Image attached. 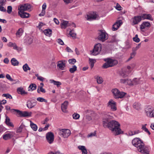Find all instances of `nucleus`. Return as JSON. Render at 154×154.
Here are the masks:
<instances>
[{
	"label": "nucleus",
	"instance_id": "1",
	"mask_svg": "<svg viewBox=\"0 0 154 154\" xmlns=\"http://www.w3.org/2000/svg\"><path fill=\"white\" fill-rule=\"evenodd\" d=\"M112 116L109 114L105 115L103 116V123L104 128H108L115 135H118L123 133L120 128V125L116 120H110Z\"/></svg>",
	"mask_w": 154,
	"mask_h": 154
},
{
	"label": "nucleus",
	"instance_id": "2",
	"mask_svg": "<svg viewBox=\"0 0 154 154\" xmlns=\"http://www.w3.org/2000/svg\"><path fill=\"white\" fill-rule=\"evenodd\" d=\"M132 143L140 152L143 154H149V151L148 147L145 146L144 143L138 138L134 139Z\"/></svg>",
	"mask_w": 154,
	"mask_h": 154
},
{
	"label": "nucleus",
	"instance_id": "3",
	"mask_svg": "<svg viewBox=\"0 0 154 154\" xmlns=\"http://www.w3.org/2000/svg\"><path fill=\"white\" fill-rule=\"evenodd\" d=\"M104 60L106 62L103 65V68L104 69L113 66L118 63V61L116 60L110 58L105 59Z\"/></svg>",
	"mask_w": 154,
	"mask_h": 154
},
{
	"label": "nucleus",
	"instance_id": "4",
	"mask_svg": "<svg viewBox=\"0 0 154 154\" xmlns=\"http://www.w3.org/2000/svg\"><path fill=\"white\" fill-rule=\"evenodd\" d=\"M11 112L14 114L17 113L18 116L20 117H30L31 116L32 112H28L27 111H21L20 110L15 109H12Z\"/></svg>",
	"mask_w": 154,
	"mask_h": 154
},
{
	"label": "nucleus",
	"instance_id": "5",
	"mask_svg": "<svg viewBox=\"0 0 154 154\" xmlns=\"http://www.w3.org/2000/svg\"><path fill=\"white\" fill-rule=\"evenodd\" d=\"M112 92L113 95L114 97L116 99L123 98L126 94V93L123 92H120L117 88L113 89Z\"/></svg>",
	"mask_w": 154,
	"mask_h": 154
},
{
	"label": "nucleus",
	"instance_id": "6",
	"mask_svg": "<svg viewBox=\"0 0 154 154\" xmlns=\"http://www.w3.org/2000/svg\"><path fill=\"white\" fill-rule=\"evenodd\" d=\"M98 39L102 42L105 41L108 39V35L104 30H99L98 31Z\"/></svg>",
	"mask_w": 154,
	"mask_h": 154
},
{
	"label": "nucleus",
	"instance_id": "7",
	"mask_svg": "<svg viewBox=\"0 0 154 154\" xmlns=\"http://www.w3.org/2000/svg\"><path fill=\"white\" fill-rule=\"evenodd\" d=\"M101 49L102 46L101 44H97L96 45L93 50L91 51V54L94 56L97 55L101 51Z\"/></svg>",
	"mask_w": 154,
	"mask_h": 154
},
{
	"label": "nucleus",
	"instance_id": "8",
	"mask_svg": "<svg viewBox=\"0 0 154 154\" xmlns=\"http://www.w3.org/2000/svg\"><path fill=\"white\" fill-rule=\"evenodd\" d=\"M107 106L112 111H115L117 110L116 103L112 99L109 100L107 104Z\"/></svg>",
	"mask_w": 154,
	"mask_h": 154
},
{
	"label": "nucleus",
	"instance_id": "9",
	"mask_svg": "<svg viewBox=\"0 0 154 154\" xmlns=\"http://www.w3.org/2000/svg\"><path fill=\"white\" fill-rule=\"evenodd\" d=\"M70 134L71 131L68 129H62L60 131V135L64 138L68 137Z\"/></svg>",
	"mask_w": 154,
	"mask_h": 154
},
{
	"label": "nucleus",
	"instance_id": "10",
	"mask_svg": "<svg viewBox=\"0 0 154 154\" xmlns=\"http://www.w3.org/2000/svg\"><path fill=\"white\" fill-rule=\"evenodd\" d=\"M31 8V6L29 4H25L22 5H21L18 8L19 11L18 12H22L25 11H27L29 9Z\"/></svg>",
	"mask_w": 154,
	"mask_h": 154
},
{
	"label": "nucleus",
	"instance_id": "11",
	"mask_svg": "<svg viewBox=\"0 0 154 154\" xmlns=\"http://www.w3.org/2000/svg\"><path fill=\"white\" fill-rule=\"evenodd\" d=\"M46 137L47 141L50 144L52 143L54 141V134L51 132H49L47 133L46 134Z\"/></svg>",
	"mask_w": 154,
	"mask_h": 154
},
{
	"label": "nucleus",
	"instance_id": "12",
	"mask_svg": "<svg viewBox=\"0 0 154 154\" xmlns=\"http://www.w3.org/2000/svg\"><path fill=\"white\" fill-rule=\"evenodd\" d=\"M66 61L65 60H61L58 61L57 63V67L61 70H63L65 69L66 66Z\"/></svg>",
	"mask_w": 154,
	"mask_h": 154
},
{
	"label": "nucleus",
	"instance_id": "13",
	"mask_svg": "<svg viewBox=\"0 0 154 154\" xmlns=\"http://www.w3.org/2000/svg\"><path fill=\"white\" fill-rule=\"evenodd\" d=\"M97 15L96 14H87L85 16V17L86 20L88 21H91L96 19Z\"/></svg>",
	"mask_w": 154,
	"mask_h": 154
},
{
	"label": "nucleus",
	"instance_id": "14",
	"mask_svg": "<svg viewBox=\"0 0 154 154\" xmlns=\"http://www.w3.org/2000/svg\"><path fill=\"white\" fill-rule=\"evenodd\" d=\"M145 111L147 116L151 118H154V109L150 108L146 109Z\"/></svg>",
	"mask_w": 154,
	"mask_h": 154
},
{
	"label": "nucleus",
	"instance_id": "15",
	"mask_svg": "<svg viewBox=\"0 0 154 154\" xmlns=\"http://www.w3.org/2000/svg\"><path fill=\"white\" fill-rule=\"evenodd\" d=\"M37 104V102L35 100H28L27 102V106L29 109L34 107Z\"/></svg>",
	"mask_w": 154,
	"mask_h": 154
},
{
	"label": "nucleus",
	"instance_id": "16",
	"mask_svg": "<svg viewBox=\"0 0 154 154\" xmlns=\"http://www.w3.org/2000/svg\"><path fill=\"white\" fill-rule=\"evenodd\" d=\"M122 22L121 20H119L116 22L115 24L113 25L112 29L113 31L116 30L122 24Z\"/></svg>",
	"mask_w": 154,
	"mask_h": 154
},
{
	"label": "nucleus",
	"instance_id": "17",
	"mask_svg": "<svg viewBox=\"0 0 154 154\" xmlns=\"http://www.w3.org/2000/svg\"><path fill=\"white\" fill-rule=\"evenodd\" d=\"M132 20L134 25L137 24L141 20L142 17L140 16H135Z\"/></svg>",
	"mask_w": 154,
	"mask_h": 154
},
{
	"label": "nucleus",
	"instance_id": "18",
	"mask_svg": "<svg viewBox=\"0 0 154 154\" xmlns=\"http://www.w3.org/2000/svg\"><path fill=\"white\" fill-rule=\"evenodd\" d=\"M150 26V24L149 22H144L140 25V28L141 30L143 32H144V29L146 27H149Z\"/></svg>",
	"mask_w": 154,
	"mask_h": 154
},
{
	"label": "nucleus",
	"instance_id": "19",
	"mask_svg": "<svg viewBox=\"0 0 154 154\" xmlns=\"http://www.w3.org/2000/svg\"><path fill=\"white\" fill-rule=\"evenodd\" d=\"M68 101H65L62 104L61 107L62 110L63 112H66V109H67V106L68 105Z\"/></svg>",
	"mask_w": 154,
	"mask_h": 154
},
{
	"label": "nucleus",
	"instance_id": "20",
	"mask_svg": "<svg viewBox=\"0 0 154 154\" xmlns=\"http://www.w3.org/2000/svg\"><path fill=\"white\" fill-rule=\"evenodd\" d=\"M5 122L6 125L12 128L14 127V125L13 123L10 121V119L7 116H6Z\"/></svg>",
	"mask_w": 154,
	"mask_h": 154
},
{
	"label": "nucleus",
	"instance_id": "21",
	"mask_svg": "<svg viewBox=\"0 0 154 154\" xmlns=\"http://www.w3.org/2000/svg\"><path fill=\"white\" fill-rule=\"evenodd\" d=\"M78 148L81 150L82 154H87V149L85 146H78Z\"/></svg>",
	"mask_w": 154,
	"mask_h": 154
},
{
	"label": "nucleus",
	"instance_id": "22",
	"mask_svg": "<svg viewBox=\"0 0 154 154\" xmlns=\"http://www.w3.org/2000/svg\"><path fill=\"white\" fill-rule=\"evenodd\" d=\"M61 28L63 29H65L67 26H69V24L68 21H63L60 24Z\"/></svg>",
	"mask_w": 154,
	"mask_h": 154
},
{
	"label": "nucleus",
	"instance_id": "23",
	"mask_svg": "<svg viewBox=\"0 0 154 154\" xmlns=\"http://www.w3.org/2000/svg\"><path fill=\"white\" fill-rule=\"evenodd\" d=\"M12 136V135L11 133H7L3 135V138L4 140H7L11 138Z\"/></svg>",
	"mask_w": 154,
	"mask_h": 154
},
{
	"label": "nucleus",
	"instance_id": "24",
	"mask_svg": "<svg viewBox=\"0 0 154 154\" xmlns=\"http://www.w3.org/2000/svg\"><path fill=\"white\" fill-rule=\"evenodd\" d=\"M141 17L142 19L143 18V19H147L150 20H152V16L150 14H142Z\"/></svg>",
	"mask_w": 154,
	"mask_h": 154
},
{
	"label": "nucleus",
	"instance_id": "25",
	"mask_svg": "<svg viewBox=\"0 0 154 154\" xmlns=\"http://www.w3.org/2000/svg\"><path fill=\"white\" fill-rule=\"evenodd\" d=\"M18 14L20 16L23 18H28L29 17L30 15L29 13L24 12L20 13L18 12Z\"/></svg>",
	"mask_w": 154,
	"mask_h": 154
},
{
	"label": "nucleus",
	"instance_id": "26",
	"mask_svg": "<svg viewBox=\"0 0 154 154\" xmlns=\"http://www.w3.org/2000/svg\"><path fill=\"white\" fill-rule=\"evenodd\" d=\"M17 92L19 94L21 95L27 94V92H25L23 90V89L22 87L19 88H17Z\"/></svg>",
	"mask_w": 154,
	"mask_h": 154
},
{
	"label": "nucleus",
	"instance_id": "27",
	"mask_svg": "<svg viewBox=\"0 0 154 154\" xmlns=\"http://www.w3.org/2000/svg\"><path fill=\"white\" fill-rule=\"evenodd\" d=\"M129 74L128 72L126 71V70H122L120 73V75L123 78L127 77Z\"/></svg>",
	"mask_w": 154,
	"mask_h": 154
},
{
	"label": "nucleus",
	"instance_id": "28",
	"mask_svg": "<svg viewBox=\"0 0 154 154\" xmlns=\"http://www.w3.org/2000/svg\"><path fill=\"white\" fill-rule=\"evenodd\" d=\"M44 34L48 37H50L52 34V30L51 29H45L43 31Z\"/></svg>",
	"mask_w": 154,
	"mask_h": 154
},
{
	"label": "nucleus",
	"instance_id": "29",
	"mask_svg": "<svg viewBox=\"0 0 154 154\" xmlns=\"http://www.w3.org/2000/svg\"><path fill=\"white\" fill-rule=\"evenodd\" d=\"M133 107L136 109L139 110L141 109V105L139 103L135 102L133 104Z\"/></svg>",
	"mask_w": 154,
	"mask_h": 154
},
{
	"label": "nucleus",
	"instance_id": "30",
	"mask_svg": "<svg viewBox=\"0 0 154 154\" xmlns=\"http://www.w3.org/2000/svg\"><path fill=\"white\" fill-rule=\"evenodd\" d=\"M50 83H53L54 85H56L57 87H59L61 85V83L60 82L56 81L53 79H50Z\"/></svg>",
	"mask_w": 154,
	"mask_h": 154
},
{
	"label": "nucleus",
	"instance_id": "31",
	"mask_svg": "<svg viewBox=\"0 0 154 154\" xmlns=\"http://www.w3.org/2000/svg\"><path fill=\"white\" fill-rule=\"evenodd\" d=\"M11 62V64L14 66H17L19 64V62L15 58H12Z\"/></svg>",
	"mask_w": 154,
	"mask_h": 154
},
{
	"label": "nucleus",
	"instance_id": "32",
	"mask_svg": "<svg viewBox=\"0 0 154 154\" xmlns=\"http://www.w3.org/2000/svg\"><path fill=\"white\" fill-rule=\"evenodd\" d=\"M8 46L10 47H13V48L15 50H18L17 47L15 43L10 42L8 44Z\"/></svg>",
	"mask_w": 154,
	"mask_h": 154
},
{
	"label": "nucleus",
	"instance_id": "33",
	"mask_svg": "<svg viewBox=\"0 0 154 154\" xmlns=\"http://www.w3.org/2000/svg\"><path fill=\"white\" fill-rule=\"evenodd\" d=\"M36 85L35 84H31L29 86L28 88V91H30L31 90L32 91L35 90L36 88Z\"/></svg>",
	"mask_w": 154,
	"mask_h": 154
},
{
	"label": "nucleus",
	"instance_id": "34",
	"mask_svg": "<svg viewBox=\"0 0 154 154\" xmlns=\"http://www.w3.org/2000/svg\"><path fill=\"white\" fill-rule=\"evenodd\" d=\"M30 126L33 130L35 131H37L38 128L37 125L33 123L31 121H30Z\"/></svg>",
	"mask_w": 154,
	"mask_h": 154
},
{
	"label": "nucleus",
	"instance_id": "35",
	"mask_svg": "<svg viewBox=\"0 0 154 154\" xmlns=\"http://www.w3.org/2000/svg\"><path fill=\"white\" fill-rule=\"evenodd\" d=\"M85 112L88 114H90L93 117H95L96 115V113L90 110H87L85 111Z\"/></svg>",
	"mask_w": 154,
	"mask_h": 154
},
{
	"label": "nucleus",
	"instance_id": "36",
	"mask_svg": "<svg viewBox=\"0 0 154 154\" xmlns=\"http://www.w3.org/2000/svg\"><path fill=\"white\" fill-rule=\"evenodd\" d=\"M141 46V43H140L137 46L135 47H134L132 48V52L135 53V54H136V51L138 49H139Z\"/></svg>",
	"mask_w": 154,
	"mask_h": 154
},
{
	"label": "nucleus",
	"instance_id": "37",
	"mask_svg": "<svg viewBox=\"0 0 154 154\" xmlns=\"http://www.w3.org/2000/svg\"><path fill=\"white\" fill-rule=\"evenodd\" d=\"M37 91L38 93H40V92L43 93H45L46 92L45 89L43 88L42 86H38Z\"/></svg>",
	"mask_w": 154,
	"mask_h": 154
},
{
	"label": "nucleus",
	"instance_id": "38",
	"mask_svg": "<svg viewBox=\"0 0 154 154\" xmlns=\"http://www.w3.org/2000/svg\"><path fill=\"white\" fill-rule=\"evenodd\" d=\"M89 63L91 68L92 69L94 66V63L95 62V60L92 59H89Z\"/></svg>",
	"mask_w": 154,
	"mask_h": 154
},
{
	"label": "nucleus",
	"instance_id": "39",
	"mask_svg": "<svg viewBox=\"0 0 154 154\" xmlns=\"http://www.w3.org/2000/svg\"><path fill=\"white\" fill-rule=\"evenodd\" d=\"M77 70V67L75 65L73 66L72 67L70 68L69 69V72L71 73H74Z\"/></svg>",
	"mask_w": 154,
	"mask_h": 154
},
{
	"label": "nucleus",
	"instance_id": "40",
	"mask_svg": "<svg viewBox=\"0 0 154 154\" xmlns=\"http://www.w3.org/2000/svg\"><path fill=\"white\" fill-rule=\"evenodd\" d=\"M140 83L139 79L135 78L132 80V85H138Z\"/></svg>",
	"mask_w": 154,
	"mask_h": 154
},
{
	"label": "nucleus",
	"instance_id": "41",
	"mask_svg": "<svg viewBox=\"0 0 154 154\" xmlns=\"http://www.w3.org/2000/svg\"><path fill=\"white\" fill-rule=\"evenodd\" d=\"M96 79H97V82L98 84H100L103 82V81L102 77L97 76Z\"/></svg>",
	"mask_w": 154,
	"mask_h": 154
},
{
	"label": "nucleus",
	"instance_id": "42",
	"mask_svg": "<svg viewBox=\"0 0 154 154\" xmlns=\"http://www.w3.org/2000/svg\"><path fill=\"white\" fill-rule=\"evenodd\" d=\"M133 40L137 43L139 42L140 41V39L138 38V35L136 34L135 36L133 38Z\"/></svg>",
	"mask_w": 154,
	"mask_h": 154
},
{
	"label": "nucleus",
	"instance_id": "43",
	"mask_svg": "<svg viewBox=\"0 0 154 154\" xmlns=\"http://www.w3.org/2000/svg\"><path fill=\"white\" fill-rule=\"evenodd\" d=\"M37 100L38 101L40 102H45V103H47V100L45 99L44 98L42 97H38L37 99Z\"/></svg>",
	"mask_w": 154,
	"mask_h": 154
},
{
	"label": "nucleus",
	"instance_id": "44",
	"mask_svg": "<svg viewBox=\"0 0 154 154\" xmlns=\"http://www.w3.org/2000/svg\"><path fill=\"white\" fill-rule=\"evenodd\" d=\"M69 35L70 36L74 38L76 37V34L74 33L73 30H71L69 32Z\"/></svg>",
	"mask_w": 154,
	"mask_h": 154
},
{
	"label": "nucleus",
	"instance_id": "45",
	"mask_svg": "<svg viewBox=\"0 0 154 154\" xmlns=\"http://www.w3.org/2000/svg\"><path fill=\"white\" fill-rule=\"evenodd\" d=\"M3 97H5L7 98H9L10 99H12V97L9 94H4L2 95Z\"/></svg>",
	"mask_w": 154,
	"mask_h": 154
},
{
	"label": "nucleus",
	"instance_id": "46",
	"mask_svg": "<svg viewBox=\"0 0 154 154\" xmlns=\"http://www.w3.org/2000/svg\"><path fill=\"white\" fill-rule=\"evenodd\" d=\"M23 32V30L21 28L19 29L16 32V35H21Z\"/></svg>",
	"mask_w": 154,
	"mask_h": 154
},
{
	"label": "nucleus",
	"instance_id": "47",
	"mask_svg": "<svg viewBox=\"0 0 154 154\" xmlns=\"http://www.w3.org/2000/svg\"><path fill=\"white\" fill-rule=\"evenodd\" d=\"M73 119H79L80 117V115L77 113H75L72 115Z\"/></svg>",
	"mask_w": 154,
	"mask_h": 154
},
{
	"label": "nucleus",
	"instance_id": "48",
	"mask_svg": "<svg viewBox=\"0 0 154 154\" xmlns=\"http://www.w3.org/2000/svg\"><path fill=\"white\" fill-rule=\"evenodd\" d=\"M68 62L71 64H74L76 62V60L75 59H72L69 60Z\"/></svg>",
	"mask_w": 154,
	"mask_h": 154
},
{
	"label": "nucleus",
	"instance_id": "49",
	"mask_svg": "<svg viewBox=\"0 0 154 154\" xmlns=\"http://www.w3.org/2000/svg\"><path fill=\"white\" fill-rule=\"evenodd\" d=\"M116 9L118 11H121L122 10V7L118 3H116V6L115 7Z\"/></svg>",
	"mask_w": 154,
	"mask_h": 154
},
{
	"label": "nucleus",
	"instance_id": "50",
	"mask_svg": "<svg viewBox=\"0 0 154 154\" xmlns=\"http://www.w3.org/2000/svg\"><path fill=\"white\" fill-rule=\"evenodd\" d=\"M142 129L144 130L145 132L147 133L149 135H150L151 133L146 128V127H145L144 126H142Z\"/></svg>",
	"mask_w": 154,
	"mask_h": 154
},
{
	"label": "nucleus",
	"instance_id": "51",
	"mask_svg": "<svg viewBox=\"0 0 154 154\" xmlns=\"http://www.w3.org/2000/svg\"><path fill=\"white\" fill-rule=\"evenodd\" d=\"M28 66V65L27 63L25 64L23 66V68L25 72H26L27 71Z\"/></svg>",
	"mask_w": 154,
	"mask_h": 154
},
{
	"label": "nucleus",
	"instance_id": "52",
	"mask_svg": "<svg viewBox=\"0 0 154 154\" xmlns=\"http://www.w3.org/2000/svg\"><path fill=\"white\" fill-rule=\"evenodd\" d=\"M127 79H121L120 80V82L122 84H127Z\"/></svg>",
	"mask_w": 154,
	"mask_h": 154
},
{
	"label": "nucleus",
	"instance_id": "53",
	"mask_svg": "<svg viewBox=\"0 0 154 154\" xmlns=\"http://www.w3.org/2000/svg\"><path fill=\"white\" fill-rule=\"evenodd\" d=\"M12 7L11 6H9L7 8V12L10 14L12 12Z\"/></svg>",
	"mask_w": 154,
	"mask_h": 154
},
{
	"label": "nucleus",
	"instance_id": "54",
	"mask_svg": "<svg viewBox=\"0 0 154 154\" xmlns=\"http://www.w3.org/2000/svg\"><path fill=\"white\" fill-rule=\"evenodd\" d=\"M126 84L129 85H132V81L130 79H127Z\"/></svg>",
	"mask_w": 154,
	"mask_h": 154
},
{
	"label": "nucleus",
	"instance_id": "55",
	"mask_svg": "<svg viewBox=\"0 0 154 154\" xmlns=\"http://www.w3.org/2000/svg\"><path fill=\"white\" fill-rule=\"evenodd\" d=\"M136 54H135V53H132L131 54V56L127 60V61H129L131 59H132L135 56Z\"/></svg>",
	"mask_w": 154,
	"mask_h": 154
},
{
	"label": "nucleus",
	"instance_id": "56",
	"mask_svg": "<svg viewBox=\"0 0 154 154\" xmlns=\"http://www.w3.org/2000/svg\"><path fill=\"white\" fill-rule=\"evenodd\" d=\"M57 42L61 45H64V42L60 38H59L57 40Z\"/></svg>",
	"mask_w": 154,
	"mask_h": 154
},
{
	"label": "nucleus",
	"instance_id": "57",
	"mask_svg": "<svg viewBox=\"0 0 154 154\" xmlns=\"http://www.w3.org/2000/svg\"><path fill=\"white\" fill-rule=\"evenodd\" d=\"M63 1L66 4L71 3L73 1V0H63Z\"/></svg>",
	"mask_w": 154,
	"mask_h": 154
},
{
	"label": "nucleus",
	"instance_id": "58",
	"mask_svg": "<svg viewBox=\"0 0 154 154\" xmlns=\"http://www.w3.org/2000/svg\"><path fill=\"white\" fill-rule=\"evenodd\" d=\"M45 10L42 9L41 13L39 14V15L40 16H43L45 13Z\"/></svg>",
	"mask_w": 154,
	"mask_h": 154
},
{
	"label": "nucleus",
	"instance_id": "59",
	"mask_svg": "<svg viewBox=\"0 0 154 154\" xmlns=\"http://www.w3.org/2000/svg\"><path fill=\"white\" fill-rule=\"evenodd\" d=\"M6 77L7 79L10 81H13V79H12V78L11 77L10 75L8 74H7L6 75Z\"/></svg>",
	"mask_w": 154,
	"mask_h": 154
},
{
	"label": "nucleus",
	"instance_id": "60",
	"mask_svg": "<svg viewBox=\"0 0 154 154\" xmlns=\"http://www.w3.org/2000/svg\"><path fill=\"white\" fill-rule=\"evenodd\" d=\"M0 11L2 12H6V9L3 6H0Z\"/></svg>",
	"mask_w": 154,
	"mask_h": 154
},
{
	"label": "nucleus",
	"instance_id": "61",
	"mask_svg": "<svg viewBox=\"0 0 154 154\" xmlns=\"http://www.w3.org/2000/svg\"><path fill=\"white\" fill-rule=\"evenodd\" d=\"M6 0H1L0 2V6H3L5 5V3Z\"/></svg>",
	"mask_w": 154,
	"mask_h": 154
},
{
	"label": "nucleus",
	"instance_id": "62",
	"mask_svg": "<svg viewBox=\"0 0 154 154\" xmlns=\"http://www.w3.org/2000/svg\"><path fill=\"white\" fill-rule=\"evenodd\" d=\"M33 42V39L32 38H29L28 40L27 43L29 45H30Z\"/></svg>",
	"mask_w": 154,
	"mask_h": 154
},
{
	"label": "nucleus",
	"instance_id": "63",
	"mask_svg": "<svg viewBox=\"0 0 154 154\" xmlns=\"http://www.w3.org/2000/svg\"><path fill=\"white\" fill-rule=\"evenodd\" d=\"M86 119L88 121H90L91 120L92 118L91 116H87L86 117Z\"/></svg>",
	"mask_w": 154,
	"mask_h": 154
},
{
	"label": "nucleus",
	"instance_id": "64",
	"mask_svg": "<svg viewBox=\"0 0 154 154\" xmlns=\"http://www.w3.org/2000/svg\"><path fill=\"white\" fill-rule=\"evenodd\" d=\"M54 21L56 24L58 25L59 24V22L56 18H55L54 19Z\"/></svg>",
	"mask_w": 154,
	"mask_h": 154
}]
</instances>
